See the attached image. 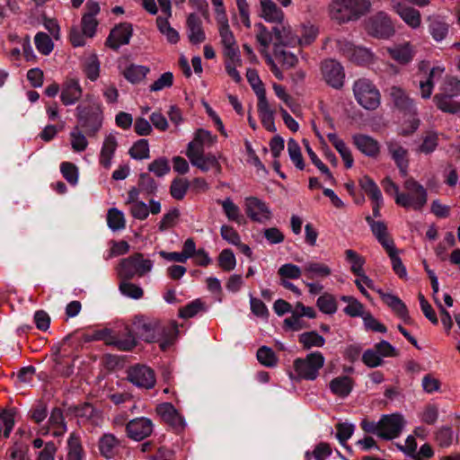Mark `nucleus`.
<instances>
[{"label":"nucleus","instance_id":"obj_21","mask_svg":"<svg viewBox=\"0 0 460 460\" xmlns=\"http://www.w3.org/2000/svg\"><path fill=\"white\" fill-rule=\"evenodd\" d=\"M392 8L411 29L417 30L421 26V14L419 10L401 2H394Z\"/></svg>","mask_w":460,"mask_h":460},{"label":"nucleus","instance_id":"obj_50","mask_svg":"<svg viewBox=\"0 0 460 460\" xmlns=\"http://www.w3.org/2000/svg\"><path fill=\"white\" fill-rule=\"evenodd\" d=\"M341 299L348 304L343 309L347 315L351 317H364V305L358 299L350 296H343Z\"/></svg>","mask_w":460,"mask_h":460},{"label":"nucleus","instance_id":"obj_2","mask_svg":"<svg viewBox=\"0 0 460 460\" xmlns=\"http://www.w3.org/2000/svg\"><path fill=\"white\" fill-rule=\"evenodd\" d=\"M132 332L147 342L161 341V348L165 349L177 332V325L175 323L165 324L155 319L141 317L134 322Z\"/></svg>","mask_w":460,"mask_h":460},{"label":"nucleus","instance_id":"obj_51","mask_svg":"<svg viewBox=\"0 0 460 460\" xmlns=\"http://www.w3.org/2000/svg\"><path fill=\"white\" fill-rule=\"evenodd\" d=\"M299 46L309 45L314 41L318 35V28L311 23H304L299 29Z\"/></svg>","mask_w":460,"mask_h":460},{"label":"nucleus","instance_id":"obj_30","mask_svg":"<svg viewBox=\"0 0 460 460\" xmlns=\"http://www.w3.org/2000/svg\"><path fill=\"white\" fill-rule=\"evenodd\" d=\"M377 293L383 302L388 305L398 317L402 319L404 322H407L410 319L407 306L398 296L385 293L381 289H378Z\"/></svg>","mask_w":460,"mask_h":460},{"label":"nucleus","instance_id":"obj_62","mask_svg":"<svg viewBox=\"0 0 460 460\" xmlns=\"http://www.w3.org/2000/svg\"><path fill=\"white\" fill-rule=\"evenodd\" d=\"M205 308V304L198 298L181 307L179 311V315L181 318H190L196 315L199 312L204 311Z\"/></svg>","mask_w":460,"mask_h":460},{"label":"nucleus","instance_id":"obj_44","mask_svg":"<svg viewBox=\"0 0 460 460\" xmlns=\"http://www.w3.org/2000/svg\"><path fill=\"white\" fill-rule=\"evenodd\" d=\"M346 261L350 265V271L355 275H361L366 260L356 251L348 249L344 252Z\"/></svg>","mask_w":460,"mask_h":460},{"label":"nucleus","instance_id":"obj_11","mask_svg":"<svg viewBox=\"0 0 460 460\" xmlns=\"http://www.w3.org/2000/svg\"><path fill=\"white\" fill-rule=\"evenodd\" d=\"M337 45L339 51L353 63L367 65L373 59L372 53L366 48L356 47L347 40H338Z\"/></svg>","mask_w":460,"mask_h":460},{"label":"nucleus","instance_id":"obj_47","mask_svg":"<svg viewBox=\"0 0 460 460\" xmlns=\"http://www.w3.org/2000/svg\"><path fill=\"white\" fill-rule=\"evenodd\" d=\"M298 341L305 349H310L314 347L321 348L325 343L323 337L316 332H303L299 335Z\"/></svg>","mask_w":460,"mask_h":460},{"label":"nucleus","instance_id":"obj_14","mask_svg":"<svg viewBox=\"0 0 460 460\" xmlns=\"http://www.w3.org/2000/svg\"><path fill=\"white\" fill-rule=\"evenodd\" d=\"M128 380L135 385L150 389L155 385V375L152 368L146 366L137 365L129 368Z\"/></svg>","mask_w":460,"mask_h":460},{"label":"nucleus","instance_id":"obj_54","mask_svg":"<svg viewBox=\"0 0 460 460\" xmlns=\"http://www.w3.org/2000/svg\"><path fill=\"white\" fill-rule=\"evenodd\" d=\"M148 71L149 69L146 66L130 65L124 70L123 75L128 81L132 84H136L142 81Z\"/></svg>","mask_w":460,"mask_h":460},{"label":"nucleus","instance_id":"obj_43","mask_svg":"<svg viewBox=\"0 0 460 460\" xmlns=\"http://www.w3.org/2000/svg\"><path fill=\"white\" fill-rule=\"evenodd\" d=\"M83 70L91 81H96L100 75V62L95 54L90 53L85 56L83 62Z\"/></svg>","mask_w":460,"mask_h":460},{"label":"nucleus","instance_id":"obj_20","mask_svg":"<svg viewBox=\"0 0 460 460\" xmlns=\"http://www.w3.org/2000/svg\"><path fill=\"white\" fill-rule=\"evenodd\" d=\"M272 32L275 40L281 45L296 47L299 43V35L293 31L285 18L275 24Z\"/></svg>","mask_w":460,"mask_h":460},{"label":"nucleus","instance_id":"obj_56","mask_svg":"<svg viewBox=\"0 0 460 460\" xmlns=\"http://www.w3.org/2000/svg\"><path fill=\"white\" fill-rule=\"evenodd\" d=\"M107 223L109 227L112 230H119L125 228L126 219L124 214L115 208L109 209L107 214Z\"/></svg>","mask_w":460,"mask_h":460},{"label":"nucleus","instance_id":"obj_5","mask_svg":"<svg viewBox=\"0 0 460 460\" xmlns=\"http://www.w3.org/2000/svg\"><path fill=\"white\" fill-rule=\"evenodd\" d=\"M446 68L444 66L438 65L429 66V62L422 60L418 64L419 89L420 95L422 99L428 100L431 97L435 84L439 81Z\"/></svg>","mask_w":460,"mask_h":460},{"label":"nucleus","instance_id":"obj_3","mask_svg":"<svg viewBox=\"0 0 460 460\" xmlns=\"http://www.w3.org/2000/svg\"><path fill=\"white\" fill-rule=\"evenodd\" d=\"M371 7L369 0H332L329 4V15L338 23L357 21L366 14Z\"/></svg>","mask_w":460,"mask_h":460},{"label":"nucleus","instance_id":"obj_24","mask_svg":"<svg viewBox=\"0 0 460 460\" xmlns=\"http://www.w3.org/2000/svg\"><path fill=\"white\" fill-rule=\"evenodd\" d=\"M216 142V136L208 130L199 128L195 132L192 141L189 143L186 155L200 153L204 151V147L212 146Z\"/></svg>","mask_w":460,"mask_h":460},{"label":"nucleus","instance_id":"obj_38","mask_svg":"<svg viewBox=\"0 0 460 460\" xmlns=\"http://www.w3.org/2000/svg\"><path fill=\"white\" fill-rule=\"evenodd\" d=\"M388 150L401 172L405 175L408 167V151L396 141L388 143Z\"/></svg>","mask_w":460,"mask_h":460},{"label":"nucleus","instance_id":"obj_13","mask_svg":"<svg viewBox=\"0 0 460 460\" xmlns=\"http://www.w3.org/2000/svg\"><path fill=\"white\" fill-rule=\"evenodd\" d=\"M322 74L325 82L333 88H341L343 85L345 73L342 66L333 60L327 59L322 63Z\"/></svg>","mask_w":460,"mask_h":460},{"label":"nucleus","instance_id":"obj_39","mask_svg":"<svg viewBox=\"0 0 460 460\" xmlns=\"http://www.w3.org/2000/svg\"><path fill=\"white\" fill-rule=\"evenodd\" d=\"M120 441L112 434H104L99 440V449L105 458H112L119 451Z\"/></svg>","mask_w":460,"mask_h":460},{"label":"nucleus","instance_id":"obj_40","mask_svg":"<svg viewBox=\"0 0 460 460\" xmlns=\"http://www.w3.org/2000/svg\"><path fill=\"white\" fill-rule=\"evenodd\" d=\"M328 140L334 146V148L341 155L346 168H351L354 163L352 154L349 147L346 143L340 138L335 133H329L327 135Z\"/></svg>","mask_w":460,"mask_h":460},{"label":"nucleus","instance_id":"obj_49","mask_svg":"<svg viewBox=\"0 0 460 460\" xmlns=\"http://www.w3.org/2000/svg\"><path fill=\"white\" fill-rule=\"evenodd\" d=\"M316 305L321 312L326 314H333L336 313L338 305L334 296L324 293L317 299Z\"/></svg>","mask_w":460,"mask_h":460},{"label":"nucleus","instance_id":"obj_45","mask_svg":"<svg viewBox=\"0 0 460 460\" xmlns=\"http://www.w3.org/2000/svg\"><path fill=\"white\" fill-rule=\"evenodd\" d=\"M217 203L222 206L224 213L226 214L228 220L234 221L237 224L242 223L243 217L241 214V210L231 199L227 198L224 200H218Z\"/></svg>","mask_w":460,"mask_h":460},{"label":"nucleus","instance_id":"obj_59","mask_svg":"<svg viewBox=\"0 0 460 460\" xmlns=\"http://www.w3.org/2000/svg\"><path fill=\"white\" fill-rule=\"evenodd\" d=\"M288 151L291 161L294 163L296 167L299 170L305 168V163L302 156L301 149L298 143L290 138L288 142Z\"/></svg>","mask_w":460,"mask_h":460},{"label":"nucleus","instance_id":"obj_41","mask_svg":"<svg viewBox=\"0 0 460 460\" xmlns=\"http://www.w3.org/2000/svg\"><path fill=\"white\" fill-rule=\"evenodd\" d=\"M436 94L458 97L460 95V80L456 76L447 75L440 83Z\"/></svg>","mask_w":460,"mask_h":460},{"label":"nucleus","instance_id":"obj_36","mask_svg":"<svg viewBox=\"0 0 460 460\" xmlns=\"http://www.w3.org/2000/svg\"><path fill=\"white\" fill-rule=\"evenodd\" d=\"M258 113L262 126L270 132H275L274 111L270 108L267 98L258 100Z\"/></svg>","mask_w":460,"mask_h":460},{"label":"nucleus","instance_id":"obj_7","mask_svg":"<svg viewBox=\"0 0 460 460\" xmlns=\"http://www.w3.org/2000/svg\"><path fill=\"white\" fill-rule=\"evenodd\" d=\"M152 268V261L145 259L142 253H135L120 261L118 274L122 279H131L136 276L143 277L150 272Z\"/></svg>","mask_w":460,"mask_h":460},{"label":"nucleus","instance_id":"obj_16","mask_svg":"<svg viewBox=\"0 0 460 460\" xmlns=\"http://www.w3.org/2000/svg\"><path fill=\"white\" fill-rule=\"evenodd\" d=\"M101 11L100 5L97 2L88 0L85 4V12L83 14L81 26L84 34L88 38H93L95 34L98 26L96 16Z\"/></svg>","mask_w":460,"mask_h":460},{"label":"nucleus","instance_id":"obj_32","mask_svg":"<svg viewBox=\"0 0 460 460\" xmlns=\"http://www.w3.org/2000/svg\"><path fill=\"white\" fill-rule=\"evenodd\" d=\"M261 16L267 22L277 23L285 18L283 11L272 0H259Z\"/></svg>","mask_w":460,"mask_h":460},{"label":"nucleus","instance_id":"obj_1","mask_svg":"<svg viewBox=\"0 0 460 460\" xmlns=\"http://www.w3.org/2000/svg\"><path fill=\"white\" fill-rule=\"evenodd\" d=\"M215 11V19L218 26L221 43L224 48L225 68L227 75L235 82L240 83L242 76L237 68L243 66L240 50L234 36L230 30L228 17L223 0H210Z\"/></svg>","mask_w":460,"mask_h":460},{"label":"nucleus","instance_id":"obj_4","mask_svg":"<svg viewBox=\"0 0 460 460\" xmlns=\"http://www.w3.org/2000/svg\"><path fill=\"white\" fill-rule=\"evenodd\" d=\"M428 200L426 189L412 178L403 183V191L398 194L395 203L404 208L421 210Z\"/></svg>","mask_w":460,"mask_h":460},{"label":"nucleus","instance_id":"obj_19","mask_svg":"<svg viewBox=\"0 0 460 460\" xmlns=\"http://www.w3.org/2000/svg\"><path fill=\"white\" fill-rule=\"evenodd\" d=\"M153 427L151 420L137 418L127 423L126 431L128 438L139 441L151 435Z\"/></svg>","mask_w":460,"mask_h":460},{"label":"nucleus","instance_id":"obj_63","mask_svg":"<svg viewBox=\"0 0 460 460\" xmlns=\"http://www.w3.org/2000/svg\"><path fill=\"white\" fill-rule=\"evenodd\" d=\"M37 49L42 55H49L53 49V42L45 32H38L34 38Z\"/></svg>","mask_w":460,"mask_h":460},{"label":"nucleus","instance_id":"obj_52","mask_svg":"<svg viewBox=\"0 0 460 460\" xmlns=\"http://www.w3.org/2000/svg\"><path fill=\"white\" fill-rule=\"evenodd\" d=\"M110 331L102 330L96 332L94 334L95 340L105 341L109 344H115L121 350H129L135 346L134 339H128L124 341H111L109 339Z\"/></svg>","mask_w":460,"mask_h":460},{"label":"nucleus","instance_id":"obj_25","mask_svg":"<svg viewBox=\"0 0 460 460\" xmlns=\"http://www.w3.org/2000/svg\"><path fill=\"white\" fill-rule=\"evenodd\" d=\"M186 155L190 159L192 165L198 167L203 172H208V170L214 169L216 172H221V165L215 155H205L204 151H201L200 153L189 154Z\"/></svg>","mask_w":460,"mask_h":460},{"label":"nucleus","instance_id":"obj_15","mask_svg":"<svg viewBox=\"0 0 460 460\" xmlns=\"http://www.w3.org/2000/svg\"><path fill=\"white\" fill-rule=\"evenodd\" d=\"M244 206L247 216L253 221L264 223L271 218L270 209L258 198H246Z\"/></svg>","mask_w":460,"mask_h":460},{"label":"nucleus","instance_id":"obj_37","mask_svg":"<svg viewBox=\"0 0 460 460\" xmlns=\"http://www.w3.org/2000/svg\"><path fill=\"white\" fill-rule=\"evenodd\" d=\"M366 220L370 226L374 235L385 250L394 246V241L390 238L387 233V227L384 222L375 221L370 217H367Z\"/></svg>","mask_w":460,"mask_h":460},{"label":"nucleus","instance_id":"obj_46","mask_svg":"<svg viewBox=\"0 0 460 460\" xmlns=\"http://www.w3.org/2000/svg\"><path fill=\"white\" fill-rule=\"evenodd\" d=\"M448 30L449 24L438 18L433 19L429 25V33L436 41L443 40L448 34Z\"/></svg>","mask_w":460,"mask_h":460},{"label":"nucleus","instance_id":"obj_64","mask_svg":"<svg viewBox=\"0 0 460 460\" xmlns=\"http://www.w3.org/2000/svg\"><path fill=\"white\" fill-rule=\"evenodd\" d=\"M274 55L277 62L286 69L295 66L298 61L296 56L288 50L277 49Z\"/></svg>","mask_w":460,"mask_h":460},{"label":"nucleus","instance_id":"obj_57","mask_svg":"<svg viewBox=\"0 0 460 460\" xmlns=\"http://www.w3.org/2000/svg\"><path fill=\"white\" fill-rule=\"evenodd\" d=\"M246 77L252 88L255 92L258 100L266 98V91L257 71L254 69H248L246 72Z\"/></svg>","mask_w":460,"mask_h":460},{"label":"nucleus","instance_id":"obj_12","mask_svg":"<svg viewBox=\"0 0 460 460\" xmlns=\"http://www.w3.org/2000/svg\"><path fill=\"white\" fill-rule=\"evenodd\" d=\"M368 31L376 38L387 39L394 33V27L390 17L384 12L373 16L368 22Z\"/></svg>","mask_w":460,"mask_h":460},{"label":"nucleus","instance_id":"obj_29","mask_svg":"<svg viewBox=\"0 0 460 460\" xmlns=\"http://www.w3.org/2000/svg\"><path fill=\"white\" fill-rule=\"evenodd\" d=\"M187 31L190 41L199 44L205 40L206 36L202 27V21L196 13H190L187 18Z\"/></svg>","mask_w":460,"mask_h":460},{"label":"nucleus","instance_id":"obj_8","mask_svg":"<svg viewBox=\"0 0 460 460\" xmlns=\"http://www.w3.org/2000/svg\"><path fill=\"white\" fill-rule=\"evenodd\" d=\"M324 357L320 351H314L305 358H298L294 360L293 367L297 377L305 380H314L319 375V370L324 365Z\"/></svg>","mask_w":460,"mask_h":460},{"label":"nucleus","instance_id":"obj_34","mask_svg":"<svg viewBox=\"0 0 460 460\" xmlns=\"http://www.w3.org/2000/svg\"><path fill=\"white\" fill-rule=\"evenodd\" d=\"M353 144L357 148L368 156H376L379 153V146L371 137L363 134H357L352 137Z\"/></svg>","mask_w":460,"mask_h":460},{"label":"nucleus","instance_id":"obj_23","mask_svg":"<svg viewBox=\"0 0 460 460\" xmlns=\"http://www.w3.org/2000/svg\"><path fill=\"white\" fill-rule=\"evenodd\" d=\"M83 95V89L76 78H66L62 84L60 100L66 106L77 102Z\"/></svg>","mask_w":460,"mask_h":460},{"label":"nucleus","instance_id":"obj_26","mask_svg":"<svg viewBox=\"0 0 460 460\" xmlns=\"http://www.w3.org/2000/svg\"><path fill=\"white\" fill-rule=\"evenodd\" d=\"M118 146L119 142L117 134L110 133L105 136L99 155V163L105 169H110L111 165V160Z\"/></svg>","mask_w":460,"mask_h":460},{"label":"nucleus","instance_id":"obj_55","mask_svg":"<svg viewBox=\"0 0 460 460\" xmlns=\"http://www.w3.org/2000/svg\"><path fill=\"white\" fill-rule=\"evenodd\" d=\"M359 185L370 199H380L382 193L376 183L367 175L359 180Z\"/></svg>","mask_w":460,"mask_h":460},{"label":"nucleus","instance_id":"obj_18","mask_svg":"<svg viewBox=\"0 0 460 460\" xmlns=\"http://www.w3.org/2000/svg\"><path fill=\"white\" fill-rule=\"evenodd\" d=\"M132 34L133 28L130 23H119L111 31L106 45L112 49H118L120 46L129 43Z\"/></svg>","mask_w":460,"mask_h":460},{"label":"nucleus","instance_id":"obj_10","mask_svg":"<svg viewBox=\"0 0 460 460\" xmlns=\"http://www.w3.org/2000/svg\"><path fill=\"white\" fill-rule=\"evenodd\" d=\"M405 420L401 414L394 413L384 415L379 420L378 437L385 439H393L399 437Z\"/></svg>","mask_w":460,"mask_h":460},{"label":"nucleus","instance_id":"obj_28","mask_svg":"<svg viewBox=\"0 0 460 460\" xmlns=\"http://www.w3.org/2000/svg\"><path fill=\"white\" fill-rule=\"evenodd\" d=\"M354 385L353 378L348 376H337L329 383L330 391L340 398L348 397L352 392Z\"/></svg>","mask_w":460,"mask_h":460},{"label":"nucleus","instance_id":"obj_9","mask_svg":"<svg viewBox=\"0 0 460 460\" xmlns=\"http://www.w3.org/2000/svg\"><path fill=\"white\" fill-rule=\"evenodd\" d=\"M353 93L358 104L367 110H376L380 104V93L367 79L362 78L356 81Z\"/></svg>","mask_w":460,"mask_h":460},{"label":"nucleus","instance_id":"obj_17","mask_svg":"<svg viewBox=\"0 0 460 460\" xmlns=\"http://www.w3.org/2000/svg\"><path fill=\"white\" fill-rule=\"evenodd\" d=\"M157 413L163 420L171 426L175 432H181L184 429L185 421L180 412L170 402H164L156 407Z\"/></svg>","mask_w":460,"mask_h":460},{"label":"nucleus","instance_id":"obj_48","mask_svg":"<svg viewBox=\"0 0 460 460\" xmlns=\"http://www.w3.org/2000/svg\"><path fill=\"white\" fill-rule=\"evenodd\" d=\"M68 453L66 460H82L84 457V450L81 440L75 434H71L67 441Z\"/></svg>","mask_w":460,"mask_h":460},{"label":"nucleus","instance_id":"obj_35","mask_svg":"<svg viewBox=\"0 0 460 460\" xmlns=\"http://www.w3.org/2000/svg\"><path fill=\"white\" fill-rule=\"evenodd\" d=\"M456 98L449 95L435 94L433 102L437 109L444 113L457 114L460 112V101Z\"/></svg>","mask_w":460,"mask_h":460},{"label":"nucleus","instance_id":"obj_22","mask_svg":"<svg viewBox=\"0 0 460 460\" xmlns=\"http://www.w3.org/2000/svg\"><path fill=\"white\" fill-rule=\"evenodd\" d=\"M66 425L65 423L63 412L60 409L55 408L51 411L48 420V426L39 429L38 434L47 436L51 432L54 437H61L66 433Z\"/></svg>","mask_w":460,"mask_h":460},{"label":"nucleus","instance_id":"obj_33","mask_svg":"<svg viewBox=\"0 0 460 460\" xmlns=\"http://www.w3.org/2000/svg\"><path fill=\"white\" fill-rule=\"evenodd\" d=\"M389 95L398 109L409 112H415L416 109L413 101L401 87L392 86L389 89Z\"/></svg>","mask_w":460,"mask_h":460},{"label":"nucleus","instance_id":"obj_53","mask_svg":"<svg viewBox=\"0 0 460 460\" xmlns=\"http://www.w3.org/2000/svg\"><path fill=\"white\" fill-rule=\"evenodd\" d=\"M156 24L160 32L166 37L167 40L170 43L175 44L179 41V32L172 27H171L167 19L157 17Z\"/></svg>","mask_w":460,"mask_h":460},{"label":"nucleus","instance_id":"obj_60","mask_svg":"<svg viewBox=\"0 0 460 460\" xmlns=\"http://www.w3.org/2000/svg\"><path fill=\"white\" fill-rule=\"evenodd\" d=\"M218 266L225 271H231L236 266V259L232 250L224 249L217 258Z\"/></svg>","mask_w":460,"mask_h":460},{"label":"nucleus","instance_id":"obj_31","mask_svg":"<svg viewBox=\"0 0 460 460\" xmlns=\"http://www.w3.org/2000/svg\"><path fill=\"white\" fill-rule=\"evenodd\" d=\"M387 51L391 58L401 65L410 63L416 53L414 46L410 42H405L394 48H389L387 49Z\"/></svg>","mask_w":460,"mask_h":460},{"label":"nucleus","instance_id":"obj_42","mask_svg":"<svg viewBox=\"0 0 460 460\" xmlns=\"http://www.w3.org/2000/svg\"><path fill=\"white\" fill-rule=\"evenodd\" d=\"M88 137L83 132L80 127L75 126L69 133V141L74 152L81 153L88 146Z\"/></svg>","mask_w":460,"mask_h":460},{"label":"nucleus","instance_id":"obj_6","mask_svg":"<svg viewBox=\"0 0 460 460\" xmlns=\"http://www.w3.org/2000/svg\"><path fill=\"white\" fill-rule=\"evenodd\" d=\"M77 127L84 130L88 137H93L100 130L102 118L98 107L91 104L80 103L76 107Z\"/></svg>","mask_w":460,"mask_h":460},{"label":"nucleus","instance_id":"obj_61","mask_svg":"<svg viewBox=\"0 0 460 460\" xmlns=\"http://www.w3.org/2000/svg\"><path fill=\"white\" fill-rule=\"evenodd\" d=\"M129 155L134 159H146L149 157V145L146 139L137 140L129 149Z\"/></svg>","mask_w":460,"mask_h":460},{"label":"nucleus","instance_id":"obj_58","mask_svg":"<svg viewBox=\"0 0 460 460\" xmlns=\"http://www.w3.org/2000/svg\"><path fill=\"white\" fill-rule=\"evenodd\" d=\"M304 144L305 146L306 152L308 154L309 158L312 163L319 169V171L325 175V179L331 181L332 183L335 182V180L328 169V167L318 158L316 154L313 151L308 142L304 140Z\"/></svg>","mask_w":460,"mask_h":460},{"label":"nucleus","instance_id":"obj_27","mask_svg":"<svg viewBox=\"0 0 460 460\" xmlns=\"http://www.w3.org/2000/svg\"><path fill=\"white\" fill-rule=\"evenodd\" d=\"M304 275L312 280H323L332 273L329 265L324 262L309 261L303 267Z\"/></svg>","mask_w":460,"mask_h":460}]
</instances>
